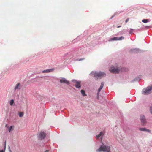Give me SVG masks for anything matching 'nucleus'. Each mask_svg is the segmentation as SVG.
Returning <instances> with one entry per match:
<instances>
[{
	"instance_id": "obj_1",
	"label": "nucleus",
	"mask_w": 152,
	"mask_h": 152,
	"mask_svg": "<svg viewBox=\"0 0 152 152\" xmlns=\"http://www.w3.org/2000/svg\"><path fill=\"white\" fill-rule=\"evenodd\" d=\"M110 147L107 145H105L103 144V145L100 146L97 151L99 152L103 151L104 152H110Z\"/></svg>"
},
{
	"instance_id": "obj_2",
	"label": "nucleus",
	"mask_w": 152,
	"mask_h": 152,
	"mask_svg": "<svg viewBox=\"0 0 152 152\" xmlns=\"http://www.w3.org/2000/svg\"><path fill=\"white\" fill-rule=\"evenodd\" d=\"M105 73L104 72H95L94 76L96 80H98L103 77L105 76Z\"/></svg>"
},
{
	"instance_id": "obj_3",
	"label": "nucleus",
	"mask_w": 152,
	"mask_h": 152,
	"mask_svg": "<svg viewBox=\"0 0 152 152\" xmlns=\"http://www.w3.org/2000/svg\"><path fill=\"white\" fill-rule=\"evenodd\" d=\"M152 90V85L151 86H148L146 88H144L142 90V93L143 95H146L149 94L151 92V90Z\"/></svg>"
},
{
	"instance_id": "obj_4",
	"label": "nucleus",
	"mask_w": 152,
	"mask_h": 152,
	"mask_svg": "<svg viewBox=\"0 0 152 152\" xmlns=\"http://www.w3.org/2000/svg\"><path fill=\"white\" fill-rule=\"evenodd\" d=\"M46 136V133L44 132L40 131L39 132L38 137L41 140L44 139Z\"/></svg>"
},
{
	"instance_id": "obj_5",
	"label": "nucleus",
	"mask_w": 152,
	"mask_h": 152,
	"mask_svg": "<svg viewBox=\"0 0 152 152\" xmlns=\"http://www.w3.org/2000/svg\"><path fill=\"white\" fill-rule=\"evenodd\" d=\"M109 70L110 72L114 73H117L119 72L118 69L117 68H115L113 67H110Z\"/></svg>"
},
{
	"instance_id": "obj_6",
	"label": "nucleus",
	"mask_w": 152,
	"mask_h": 152,
	"mask_svg": "<svg viewBox=\"0 0 152 152\" xmlns=\"http://www.w3.org/2000/svg\"><path fill=\"white\" fill-rule=\"evenodd\" d=\"M60 82L61 83H64L68 85L69 84V82L65 78H62L60 80Z\"/></svg>"
},
{
	"instance_id": "obj_7",
	"label": "nucleus",
	"mask_w": 152,
	"mask_h": 152,
	"mask_svg": "<svg viewBox=\"0 0 152 152\" xmlns=\"http://www.w3.org/2000/svg\"><path fill=\"white\" fill-rule=\"evenodd\" d=\"M72 81H75L76 82L75 87L77 88H80L81 87V82L77 81L75 80H73Z\"/></svg>"
},
{
	"instance_id": "obj_8",
	"label": "nucleus",
	"mask_w": 152,
	"mask_h": 152,
	"mask_svg": "<svg viewBox=\"0 0 152 152\" xmlns=\"http://www.w3.org/2000/svg\"><path fill=\"white\" fill-rule=\"evenodd\" d=\"M141 120L142 124V125H144L146 122L145 117L144 115H142L141 116Z\"/></svg>"
},
{
	"instance_id": "obj_9",
	"label": "nucleus",
	"mask_w": 152,
	"mask_h": 152,
	"mask_svg": "<svg viewBox=\"0 0 152 152\" xmlns=\"http://www.w3.org/2000/svg\"><path fill=\"white\" fill-rule=\"evenodd\" d=\"M5 127L7 128L9 132H10L11 131L13 130L14 129V126H11L10 127L8 126L7 124L5 125Z\"/></svg>"
},
{
	"instance_id": "obj_10",
	"label": "nucleus",
	"mask_w": 152,
	"mask_h": 152,
	"mask_svg": "<svg viewBox=\"0 0 152 152\" xmlns=\"http://www.w3.org/2000/svg\"><path fill=\"white\" fill-rule=\"evenodd\" d=\"M124 39V37L123 36H121V37H115L111 39V40H121L123 39Z\"/></svg>"
},
{
	"instance_id": "obj_11",
	"label": "nucleus",
	"mask_w": 152,
	"mask_h": 152,
	"mask_svg": "<svg viewBox=\"0 0 152 152\" xmlns=\"http://www.w3.org/2000/svg\"><path fill=\"white\" fill-rule=\"evenodd\" d=\"M54 70L53 69H48L46 70L42 71V72L43 73H48L53 72Z\"/></svg>"
},
{
	"instance_id": "obj_12",
	"label": "nucleus",
	"mask_w": 152,
	"mask_h": 152,
	"mask_svg": "<svg viewBox=\"0 0 152 152\" xmlns=\"http://www.w3.org/2000/svg\"><path fill=\"white\" fill-rule=\"evenodd\" d=\"M139 130L141 131H147L148 132H151V131L150 130L147 129L145 128H139Z\"/></svg>"
},
{
	"instance_id": "obj_13",
	"label": "nucleus",
	"mask_w": 152,
	"mask_h": 152,
	"mask_svg": "<svg viewBox=\"0 0 152 152\" xmlns=\"http://www.w3.org/2000/svg\"><path fill=\"white\" fill-rule=\"evenodd\" d=\"M104 82H102L101 83V85L100 88L98 89V93H99L100 91L102 89V88L103 87V86H104Z\"/></svg>"
},
{
	"instance_id": "obj_14",
	"label": "nucleus",
	"mask_w": 152,
	"mask_h": 152,
	"mask_svg": "<svg viewBox=\"0 0 152 152\" xmlns=\"http://www.w3.org/2000/svg\"><path fill=\"white\" fill-rule=\"evenodd\" d=\"M20 83H18L16 86L15 87V90L18 89H20Z\"/></svg>"
},
{
	"instance_id": "obj_15",
	"label": "nucleus",
	"mask_w": 152,
	"mask_h": 152,
	"mask_svg": "<svg viewBox=\"0 0 152 152\" xmlns=\"http://www.w3.org/2000/svg\"><path fill=\"white\" fill-rule=\"evenodd\" d=\"M81 92L83 95V96H85L86 95V94L85 93V91L83 90H82L81 91Z\"/></svg>"
},
{
	"instance_id": "obj_16",
	"label": "nucleus",
	"mask_w": 152,
	"mask_h": 152,
	"mask_svg": "<svg viewBox=\"0 0 152 152\" xmlns=\"http://www.w3.org/2000/svg\"><path fill=\"white\" fill-rule=\"evenodd\" d=\"M18 113L20 117H22L23 115V113L22 112H19Z\"/></svg>"
},
{
	"instance_id": "obj_17",
	"label": "nucleus",
	"mask_w": 152,
	"mask_h": 152,
	"mask_svg": "<svg viewBox=\"0 0 152 152\" xmlns=\"http://www.w3.org/2000/svg\"><path fill=\"white\" fill-rule=\"evenodd\" d=\"M103 133H102V132H100V134H98V135H96V137H97V138H99L101 136L103 135Z\"/></svg>"
},
{
	"instance_id": "obj_18",
	"label": "nucleus",
	"mask_w": 152,
	"mask_h": 152,
	"mask_svg": "<svg viewBox=\"0 0 152 152\" xmlns=\"http://www.w3.org/2000/svg\"><path fill=\"white\" fill-rule=\"evenodd\" d=\"M103 133H102V132H100V134H98V135H96V137H97V138H99L101 136L103 135Z\"/></svg>"
},
{
	"instance_id": "obj_19",
	"label": "nucleus",
	"mask_w": 152,
	"mask_h": 152,
	"mask_svg": "<svg viewBox=\"0 0 152 152\" xmlns=\"http://www.w3.org/2000/svg\"><path fill=\"white\" fill-rule=\"evenodd\" d=\"M149 20L147 19H144L142 20V22L144 23H146L149 21Z\"/></svg>"
},
{
	"instance_id": "obj_20",
	"label": "nucleus",
	"mask_w": 152,
	"mask_h": 152,
	"mask_svg": "<svg viewBox=\"0 0 152 152\" xmlns=\"http://www.w3.org/2000/svg\"><path fill=\"white\" fill-rule=\"evenodd\" d=\"M14 103V101L13 99H12L11 100H10V104L11 105V106H12V105Z\"/></svg>"
},
{
	"instance_id": "obj_21",
	"label": "nucleus",
	"mask_w": 152,
	"mask_h": 152,
	"mask_svg": "<svg viewBox=\"0 0 152 152\" xmlns=\"http://www.w3.org/2000/svg\"><path fill=\"white\" fill-rule=\"evenodd\" d=\"M150 111L151 113L152 114V107H150Z\"/></svg>"
},
{
	"instance_id": "obj_22",
	"label": "nucleus",
	"mask_w": 152,
	"mask_h": 152,
	"mask_svg": "<svg viewBox=\"0 0 152 152\" xmlns=\"http://www.w3.org/2000/svg\"><path fill=\"white\" fill-rule=\"evenodd\" d=\"M129 20V19L128 18L125 21L126 22V23H127Z\"/></svg>"
},
{
	"instance_id": "obj_23",
	"label": "nucleus",
	"mask_w": 152,
	"mask_h": 152,
	"mask_svg": "<svg viewBox=\"0 0 152 152\" xmlns=\"http://www.w3.org/2000/svg\"><path fill=\"white\" fill-rule=\"evenodd\" d=\"M0 152H4L3 150H0Z\"/></svg>"
},
{
	"instance_id": "obj_24",
	"label": "nucleus",
	"mask_w": 152,
	"mask_h": 152,
	"mask_svg": "<svg viewBox=\"0 0 152 152\" xmlns=\"http://www.w3.org/2000/svg\"><path fill=\"white\" fill-rule=\"evenodd\" d=\"M48 151H49V150H46V151H45V152H48Z\"/></svg>"
},
{
	"instance_id": "obj_25",
	"label": "nucleus",
	"mask_w": 152,
	"mask_h": 152,
	"mask_svg": "<svg viewBox=\"0 0 152 152\" xmlns=\"http://www.w3.org/2000/svg\"><path fill=\"white\" fill-rule=\"evenodd\" d=\"M121 27V26H118L117 28H119V27Z\"/></svg>"
},
{
	"instance_id": "obj_26",
	"label": "nucleus",
	"mask_w": 152,
	"mask_h": 152,
	"mask_svg": "<svg viewBox=\"0 0 152 152\" xmlns=\"http://www.w3.org/2000/svg\"><path fill=\"white\" fill-rule=\"evenodd\" d=\"M81 60H82L81 59H80L79 60V61H80Z\"/></svg>"
}]
</instances>
